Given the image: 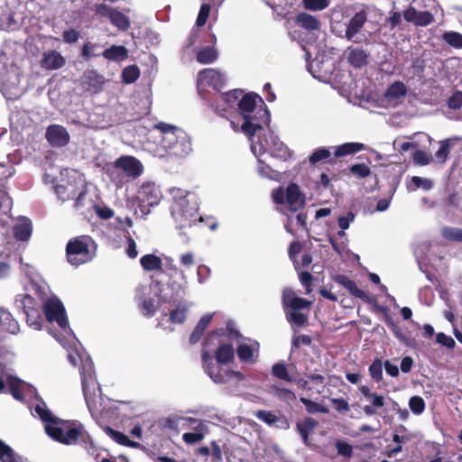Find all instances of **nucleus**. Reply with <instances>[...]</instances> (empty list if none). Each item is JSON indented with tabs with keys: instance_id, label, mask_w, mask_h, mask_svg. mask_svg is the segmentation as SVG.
<instances>
[{
	"instance_id": "1",
	"label": "nucleus",
	"mask_w": 462,
	"mask_h": 462,
	"mask_svg": "<svg viewBox=\"0 0 462 462\" xmlns=\"http://www.w3.org/2000/svg\"><path fill=\"white\" fill-rule=\"evenodd\" d=\"M45 432L54 440L65 445H82L85 448L91 444V438L83 425L77 420H62L59 424H45Z\"/></svg>"
},
{
	"instance_id": "2",
	"label": "nucleus",
	"mask_w": 462,
	"mask_h": 462,
	"mask_svg": "<svg viewBox=\"0 0 462 462\" xmlns=\"http://www.w3.org/2000/svg\"><path fill=\"white\" fill-rule=\"evenodd\" d=\"M217 334L216 333H208L204 339L201 350V360L205 373L217 384H225L232 379H235L237 382L244 381L245 376L240 371L225 368V365L214 362L213 356L210 354V344L215 338H217Z\"/></svg>"
},
{
	"instance_id": "3",
	"label": "nucleus",
	"mask_w": 462,
	"mask_h": 462,
	"mask_svg": "<svg viewBox=\"0 0 462 462\" xmlns=\"http://www.w3.org/2000/svg\"><path fill=\"white\" fill-rule=\"evenodd\" d=\"M171 193L174 199L171 206L173 217L181 226H190L195 221L199 208L195 197L180 189H173Z\"/></svg>"
},
{
	"instance_id": "4",
	"label": "nucleus",
	"mask_w": 462,
	"mask_h": 462,
	"mask_svg": "<svg viewBox=\"0 0 462 462\" xmlns=\"http://www.w3.org/2000/svg\"><path fill=\"white\" fill-rule=\"evenodd\" d=\"M282 305L286 312L287 320L298 328L308 325V314L300 312L301 310L308 309L311 301L298 297L291 289H286L282 293Z\"/></svg>"
},
{
	"instance_id": "5",
	"label": "nucleus",
	"mask_w": 462,
	"mask_h": 462,
	"mask_svg": "<svg viewBox=\"0 0 462 462\" xmlns=\"http://www.w3.org/2000/svg\"><path fill=\"white\" fill-rule=\"evenodd\" d=\"M250 139L251 150L257 157L265 152H270L273 156L282 160H287L291 156L290 149L273 135V133H269L268 136L264 137V143L262 140L255 142L253 137Z\"/></svg>"
},
{
	"instance_id": "6",
	"label": "nucleus",
	"mask_w": 462,
	"mask_h": 462,
	"mask_svg": "<svg viewBox=\"0 0 462 462\" xmlns=\"http://www.w3.org/2000/svg\"><path fill=\"white\" fill-rule=\"evenodd\" d=\"M257 101L262 104L263 103V99L259 96L247 94L238 102L240 112L245 119V122L241 126V131L249 138H252L256 131L261 129V126L254 123L253 121V117L249 115L254 110Z\"/></svg>"
},
{
	"instance_id": "7",
	"label": "nucleus",
	"mask_w": 462,
	"mask_h": 462,
	"mask_svg": "<svg viewBox=\"0 0 462 462\" xmlns=\"http://www.w3.org/2000/svg\"><path fill=\"white\" fill-rule=\"evenodd\" d=\"M156 128L162 134V143L164 147L172 148L180 143L185 151L190 150V142L182 129L165 123H159Z\"/></svg>"
},
{
	"instance_id": "8",
	"label": "nucleus",
	"mask_w": 462,
	"mask_h": 462,
	"mask_svg": "<svg viewBox=\"0 0 462 462\" xmlns=\"http://www.w3.org/2000/svg\"><path fill=\"white\" fill-rule=\"evenodd\" d=\"M113 168L114 170H111L109 174L114 180L117 179L116 170L123 171L131 179H136L143 172V163L135 157L130 155L117 158L113 163Z\"/></svg>"
},
{
	"instance_id": "9",
	"label": "nucleus",
	"mask_w": 462,
	"mask_h": 462,
	"mask_svg": "<svg viewBox=\"0 0 462 462\" xmlns=\"http://www.w3.org/2000/svg\"><path fill=\"white\" fill-rule=\"evenodd\" d=\"M15 303L26 316L28 326L40 330L42 328V316L40 310L35 307V300L29 294H19L15 298Z\"/></svg>"
},
{
	"instance_id": "10",
	"label": "nucleus",
	"mask_w": 462,
	"mask_h": 462,
	"mask_svg": "<svg viewBox=\"0 0 462 462\" xmlns=\"http://www.w3.org/2000/svg\"><path fill=\"white\" fill-rule=\"evenodd\" d=\"M97 245L88 236H80L69 240L66 252L69 255H83L88 257H95Z\"/></svg>"
},
{
	"instance_id": "11",
	"label": "nucleus",
	"mask_w": 462,
	"mask_h": 462,
	"mask_svg": "<svg viewBox=\"0 0 462 462\" xmlns=\"http://www.w3.org/2000/svg\"><path fill=\"white\" fill-rule=\"evenodd\" d=\"M43 311L48 321L56 322L64 330L69 328L65 308L59 299H49L43 305Z\"/></svg>"
},
{
	"instance_id": "12",
	"label": "nucleus",
	"mask_w": 462,
	"mask_h": 462,
	"mask_svg": "<svg viewBox=\"0 0 462 462\" xmlns=\"http://www.w3.org/2000/svg\"><path fill=\"white\" fill-rule=\"evenodd\" d=\"M358 390L368 402L362 407L364 413L368 417L380 414V410L385 404L384 396L376 392H373L367 385H361Z\"/></svg>"
},
{
	"instance_id": "13",
	"label": "nucleus",
	"mask_w": 462,
	"mask_h": 462,
	"mask_svg": "<svg viewBox=\"0 0 462 462\" xmlns=\"http://www.w3.org/2000/svg\"><path fill=\"white\" fill-rule=\"evenodd\" d=\"M143 268L153 272L152 279L158 284L170 282L177 269L171 266V262H141Z\"/></svg>"
},
{
	"instance_id": "14",
	"label": "nucleus",
	"mask_w": 462,
	"mask_h": 462,
	"mask_svg": "<svg viewBox=\"0 0 462 462\" xmlns=\"http://www.w3.org/2000/svg\"><path fill=\"white\" fill-rule=\"evenodd\" d=\"M210 333L217 334V338H215L211 344V346L217 345V347L214 351L213 359H216V362L220 365H227L232 363L235 359V350L230 343H225L220 340V337L224 335V329H219L216 331H211Z\"/></svg>"
},
{
	"instance_id": "15",
	"label": "nucleus",
	"mask_w": 462,
	"mask_h": 462,
	"mask_svg": "<svg viewBox=\"0 0 462 462\" xmlns=\"http://www.w3.org/2000/svg\"><path fill=\"white\" fill-rule=\"evenodd\" d=\"M332 280L346 289L354 298L360 299L365 303H373L376 301L374 295H368L365 291L359 289L356 282L345 274H336L332 277Z\"/></svg>"
},
{
	"instance_id": "16",
	"label": "nucleus",
	"mask_w": 462,
	"mask_h": 462,
	"mask_svg": "<svg viewBox=\"0 0 462 462\" xmlns=\"http://www.w3.org/2000/svg\"><path fill=\"white\" fill-rule=\"evenodd\" d=\"M185 421L193 431L184 433L182 435L183 441L188 445H194L202 441L208 433V425L204 421L191 417L185 419Z\"/></svg>"
},
{
	"instance_id": "17",
	"label": "nucleus",
	"mask_w": 462,
	"mask_h": 462,
	"mask_svg": "<svg viewBox=\"0 0 462 462\" xmlns=\"http://www.w3.org/2000/svg\"><path fill=\"white\" fill-rule=\"evenodd\" d=\"M162 194L154 182L144 181L137 190L136 199L143 206L156 205L161 199Z\"/></svg>"
},
{
	"instance_id": "18",
	"label": "nucleus",
	"mask_w": 462,
	"mask_h": 462,
	"mask_svg": "<svg viewBox=\"0 0 462 462\" xmlns=\"http://www.w3.org/2000/svg\"><path fill=\"white\" fill-rule=\"evenodd\" d=\"M197 83L199 91L207 87L219 89L223 86L224 76L215 69H205L199 73Z\"/></svg>"
},
{
	"instance_id": "19",
	"label": "nucleus",
	"mask_w": 462,
	"mask_h": 462,
	"mask_svg": "<svg viewBox=\"0 0 462 462\" xmlns=\"http://www.w3.org/2000/svg\"><path fill=\"white\" fill-rule=\"evenodd\" d=\"M2 91L7 98H16L21 91L19 89V74L15 69H12L6 77L0 78Z\"/></svg>"
},
{
	"instance_id": "20",
	"label": "nucleus",
	"mask_w": 462,
	"mask_h": 462,
	"mask_svg": "<svg viewBox=\"0 0 462 462\" xmlns=\"http://www.w3.org/2000/svg\"><path fill=\"white\" fill-rule=\"evenodd\" d=\"M403 18L416 26H427L434 20L431 13L428 11L419 12L412 6L403 12Z\"/></svg>"
},
{
	"instance_id": "21",
	"label": "nucleus",
	"mask_w": 462,
	"mask_h": 462,
	"mask_svg": "<svg viewBox=\"0 0 462 462\" xmlns=\"http://www.w3.org/2000/svg\"><path fill=\"white\" fill-rule=\"evenodd\" d=\"M46 138L55 146H64L69 141V133L65 127L59 125H52L47 128Z\"/></svg>"
},
{
	"instance_id": "22",
	"label": "nucleus",
	"mask_w": 462,
	"mask_h": 462,
	"mask_svg": "<svg viewBox=\"0 0 462 462\" xmlns=\"http://www.w3.org/2000/svg\"><path fill=\"white\" fill-rule=\"evenodd\" d=\"M41 67L47 70H55L65 65V58L57 51H47L42 53Z\"/></svg>"
},
{
	"instance_id": "23",
	"label": "nucleus",
	"mask_w": 462,
	"mask_h": 462,
	"mask_svg": "<svg viewBox=\"0 0 462 462\" xmlns=\"http://www.w3.org/2000/svg\"><path fill=\"white\" fill-rule=\"evenodd\" d=\"M14 170L13 167H7L0 163V208H8L11 205V199L5 191L6 179L13 176Z\"/></svg>"
},
{
	"instance_id": "24",
	"label": "nucleus",
	"mask_w": 462,
	"mask_h": 462,
	"mask_svg": "<svg viewBox=\"0 0 462 462\" xmlns=\"http://www.w3.org/2000/svg\"><path fill=\"white\" fill-rule=\"evenodd\" d=\"M407 94V88L402 81H394L385 93L386 100L393 106L400 104Z\"/></svg>"
},
{
	"instance_id": "25",
	"label": "nucleus",
	"mask_w": 462,
	"mask_h": 462,
	"mask_svg": "<svg viewBox=\"0 0 462 462\" xmlns=\"http://www.w3.org/2000/svg\"><path fill=\"white\" fill-rule=\"evenodd\" d=\"M286 202L291 210H298L304 204V197L300 193L299 187L291 183L286 189Z\"/></svg>"
},
{
	"instance_id": "26",
	"label": "nucleus",
	"mask_w": 462,
	"mask_h": 462,
	"mask_svg": "<svg viewBox=\"0 0 462 462\" xmlns=\"http://www.w3.org/2000/svg\"><path fill=\"white\" fill-rule=\"evenodd\" d=\"M318 425L319 422L311 417H306L304 420L297 422V431L306 445H310V434Z\"/></svg>"
},
{
	"instance_id": "27",
	"label": "nucleus",
	"mask_w": 462,
	"mask_h": 462,
	"mask_svg": "<svg viewBox=\"0 0 462 462\" xmlns=\"http://www.w3.org/2000/svg\"><path fill=\"white\" fill-rule=\"evenodd\" d=\"M366 22V14L364 11L356 13L353 18L349 21L347 29L346 32V37L347 40H352L354 36L360 31Z\"/></svg>"
},
{
	"instance_id": "28",
	"label": "nucleus",
	"mask_w": 462,
	"mask_h": 462,
	"mask_svg": "<svg viewBox=\"0 0 462 462\" xmlns=\"http://www.w3.org/2000/svg\"><path fill=\"white\" fill-rule=\"evenodd\" d=\"M212 318H213L212 314H206L200 318L197 326L195 327L192 333L190 334L189 343L191 345L197 344L201 339L205 330L209 326V324L212 320Z\"/></svg>"
},
{
	"instance_id": "29",
	"label": "nucleus",
	"mask_w": 462,
	"mask_h": 462,
	"mask_svg": "<svg viewBox=\"0 0 462 462\" xmlns=\"http://www.w3.org/2000/svg\"><path fill=\"white\" fill-rule=\"evenodd\" d=\"M32 225L30 219L23 217L14 226V234L16 239L27 241L32 235Z\"/></svg>"
},
{
	"instance_id": "30",
	"label": "nucleus",
	"mask_w": 462,
	"mask_h": 462,
	"mask_svg": "<svg viewBox=\"0 0 462 462\" xmlns=\"http://www.w3.org/2000/svg\"><path fill=\"white\" fill-rule=\"evenodd\" d=\"M0 326L5 328V329L12 333L15 334L19 331V324L13 318L12 314L5 309H0Z\"/></svg>"
},
{
	"instance_id": "31",
	"label": "nucleus",
	"mask_w": 462,
	"mask_h": 462,
	"mask_svg": "<svg viewBox=\"0 0 462 462\" xmlns=\"http://www.w3.org/2000/svg\"><path fill=\"white\" fill-rule=\"evenodd\" d=\"M363 150H365V145L361 143H346L335 147L334 154L336 157H343Z\"/></svg>"
},
{
	"instance_id": "32",
	"label": "nucleus",
	"mask_w": 462,
	"mask_h": 462,
	"mask_svg": "<svg viewBox=\"0 0 462 462\" xmlns=\"http://www.w3.org/2000/svg\"><path fill=\"white\" fill-rule=\"evenodd\" d=\"M13 23V13L6 0H0V30L7 29Z\"/></svg>"
},
{
	"instance_id": "33",
	"label": "nucleus",
	"mask_w": 462,
	"mask_h": 462,
	"mask_svg": "<svg viewBox=\"0 0 462 462\" xmlns=\"http://www.w3.org/2000/svg\"><path fill=\"white\" fill-rule=\"evenodd\" d=\"M217 51L213 46H207L197 51L196 59L201 64H209L217 59Z\"/></svg>"
},
{
	"instance_id": "34",
	"label": "nucleus",
	"mask_w": 462,
	"mask_h": 462,
	"mask_svg": "<svg viewBox=\"0 0 462 462\" xmlns=\"http://www.w3.org/2000/svg\"><path fill=\"white\" fill-rule=\"evenodd\" d=\"M347 60L354 67L361 68L367 62V54L361 49H349Z\"/></svg>"
},
{
	"instance_id": "35",
	"label": "nucleus",
	"mask_w": 462,
	"mask_h": 462,
	"mask_svg": "<svg viewBox=\"0 0 462 462\" xmlns=\"http://www.w3.org/2000/svg\"><path fill=\"white\" fill-rule=\"evenodd\" d=\"M296 22L299 25L310 31L318 30L319 28V20L307 13L299 14L296 17Z\"/></svg>"
},
{
	"instance_id": "36",
	"label": "nucleus",
	"mask_w": 462,
	"mask_h": 462,
	"mask_svg": "<svg viewBox=\"0 0 462 462\" xmlns=\"http://www.w3.org/2000/svg\"><path fill=\"white\" fill-rule=\"evenodd\" d=\"M35 412L40 419L46 424L56 425L59 424L60 419L54 416L50 410L47 409L44 402L39 403L34 408Z\"/></svg>"
},
{
	"instance_id": "37",
	"label": "nucleus",
	"mask_w": 462,
	"mask_h": 462,
	"mask_svg": "<svg viewBox=\"0 0 462 462\" xmlns=\"http://www.w3.org/2000/svg\"><path fill=\"white\" fill-rule=\"evenodd\" d=\"M456 140H457V138H450L439 142V149L435 153V158L438 162L444 163L447 161L451 147Z\"/></svg>"
},
{
	"instance_id": "38",
	"label": "nucleus",
	"mask_w": 462,
	"mask_h": 462,
	"mask_svg": "<svg viewBox=\"0 0 462 462\" xmlns=\"http://www.w3.org/2000/svg\"><path fill=\"white\" fill-rule=\"evenodd\" d=\"M271 374L273 377L287 383H292L294 381V378L289 374L286 365L283 362L275 363L272 366Z\"/></svg>"
},
{
	"instance_id": "39",
	"label": "nucleus",
	"mask_w": 462,
	"mask_h": 462,
	"mask_svg": "<svg viewBox=\"0 0 462 462\" xmlns=\"http://www.w3.org/2000/svg\"><path fill=\"white\" fill-rule=\"evenodd\" d=\"M236 354L243 363L254 364L256 361L253 347L247 344H240L236 348Z\"/></svg>"
},
{
	"instance_id": "40",
	"label": "nucleus",
	"mask_w": 462,
	"mask_h": 462,
	"mask_svg": "<svg viewBox=\"0 0 462 462\" xmlns=\"http://www.w3.org/2000/svg\"><path fill=\"white\" fill-rule=\"evenodd\" d=\"M237 91L223 94L219 97V101L217 104V110L227 111L233 107L237 99Z\"/></svg>"
},
{
	"instance_id": "41",
	"label": "nucleus",
	"mask_w": 462,
	"mask_h": 462,
	"mask_svg": "<svg viewBox=\"0 0 462 462\" xmlns=\"http://www.w3.org/2000/svg\"><path fill=\"white\" fill-rule=\"evenodd\" d=\"M0 461L21 462V457L14 453L13 448L0 439Z\"/></svg>"
},
{
	"instance_id": "42",
	"label": "nucleus",
	"mask_w": 462,
	"mask_h": 462,
	"mask_svg": "<svg viewBox=\"0 0 462 462\" xmlns=\"http://www.w3.org/2000/svg\"><path fill=\"white\" fill-rule=\"evenodd\" d=\"M106 433L118 444L125 447H134L137 445L136 442L131 440L125 434L113 430L110 427L106 428Z\"/></svg>"
},
{
	"instance_id": "43",
	"label": "nucleus",
	"mask_w": 462,
	"mask_h": 462,
	"mask_svg": "<svg viewBox=\"0 0 462 462\" xmlns=\"http://www.w3.org/2000/svg\"><path fill=\"white\" fill-rule=\"evenodd\" d=\"M187 311V306L180 302L177 307L170 312V321L174 324H182L186 320Z\"/></svg>"
},
{
	"instance_id": "44",
	"label": "nucleus",
	"mask_w": 462,
	"mask_h": 462,
	"mask_svg": "<svg viewBox=\"0 0 462 462\" xmlns=\"http://www.w3.org/2000/svg\"><path fill=\"white\" fill-rule=\"evenodd\" d=\"M271 393L280 401L289 402L296 400V395L291 390L278 385L271 386Z\"/></svg>"
},
{
	"instance_id": "45",
	"label": "nucleus",
	"mask_w": 462,
	"mask_h": 462,
	"mask_svg": "<svg viewBox=\"0 0 462 462\" xmlns=\"http://www.w3.org/2000/svg\"><path fill=\"white\" fill-rule=\"evenodd\" d=\"M7 382L9 393L12 396L18 401H23L24 397L22 392V380L14 376H9Z\"/></svg>"
},
{
	"instance_id": "46",
	"label": "nucleus",
	"mask_w": 462,
	"mask_h": 462,
	"mask_svg": "<svg viewBox=\"0 0 462 462\" xmlns=\"http://www.w3.org/2000/svg\"><path fill=\"white\" fill-rule=\"evenodd\" d=\"M127 55V50L124 46H112L103 52L107 60H124Z\"/></svg>"
},
{
	"instance_id": "47",
	"label": "nucleus",
	"mask_w": 462,
	"mask_h": 462,
	"mask_svg": "<svg viewBox=\"0 0 462 462\" xmlns=\"http://www.w3.org/2000/svg\"><path fill=\"white\" fill-rule=\"evenodd\" d=\"M433 187V181L430 179L413 176L411 179V184L408 188L411 190L422 189L423 190H430Z\"/></svg>"
},
{
	"instance_id": "48",
	"label": "nucleus",
	"mask_w": 462,
	"mask_h": 462,
	"mask_svg": "<svg viewBox=\"0 0 462 462\" xmlns=\"http://www.w3.org/2000/svg\"><path fill=\"white\" fill-rule=\"evenodd\" d=\"M368 372L371 378L375 383H380L383 380V362L381 359L376 358L368 367Z\"/></svg>"
},
{
	"instance_id": "49",
	"label": "nucleus",
	"mask_w": 462,
	"mask_h": 462,
	"mask_svg": "<svg viewBox=\"0 0 462 462\" xmlns=\"http://www.w3.org/2000/svg\"><path fill=\"white\" fill-rule=\"evenodd\" d=\"M109 20L113 25L116 26L120 30H126L130 24L128 18L116 10H114Z\"/></svg>"
},
{
	"instance_id": "50",
	"label": "nucleus",
	"mask_w": 462,
	"mask_h": 462,
	"mask_svg": "<svg viewBox=\"0 0 462 462\" xmlns=\"http://www.w3.org/2000/svg\"><path fill=\"white\" fill-rule=\"evenodd\" d=\"M441 236L448 241L462 242V228L443 227L441 229Z\"/></svg>"
},
{
	"instance_id": "51",
	"label": "nucleus",
	"mask_w": 462,
	"mask_h": 462,
	"mask_svg": "<svg viewBox=\"0 0 462 462\" xmlns=\"http://www.w3.org/2000/svg\"><path fill=\"white\" fill-rule=\"evenodd\" d=\"M81 384H82V392L85 397L86 403L88 405V408L91 413H93L96 410V401L94 397L90 395L88 393V378L85 374L81 377Z\"/></svg>"
},
{
	"instance_id": "52",
	"label": "nucleus",
	"mask_w": 462,
	"mask_h": 462,
	"mask_svg": "<svg viewBox=\"0 0 462 462\" xmlns=\"http://www.w3.org/2000/svg\"><path fill=\"white\" fill-rule=\"evenodd\" d=\"M442 40L454 48H462V34L457 32H447L442 35Z\"/></svg>"
},
{
	"instance_id": "53",
	"label": "nucleus",
	"mask_w": 462,
	"mask_h": 462,
	"mask_svg": "<svg viewBox=\"0 0 462 462\" xmlns=\"http://www.w3.org/2000/svg\"><path fill=\"white\" fill-rule=\"evenodd\" d=\"M420 270L425 273L426 278L431 282H438V276L435 267L430 262H418Z\"/></svg>"
},
{
	"instance_id": "54",
	"label": "nucleus",
	"mask_w": 462,
	"mask_h": 462,
	"mask_svg": "<svg viewBox=\"0 0 462 462\" xmlns=\"http://www.w3.org/2000/svg\"><path fill=\"white\" fill-rule=\"evenodd\" d=\"M425 401L420 396L414 395L409 401L410 410L416 415L421 414L425 410Z\"/></svg>"
},
{
	"instance_id": "55",
	"label": "nucleus",
	"mask_w": 462,
	"mask_h": 462,
	"mask_svg": "<svg viewBox=\"0 0 462 462\" xmlns=\"http://www.w3.org/2000/svg\"><path fill=\"white\" fill-rule=\"evenodd\" d=\"M140 75V70L136 66H128L126 67L123 73H122V79L123 81L130 84L134 82Z\"/></svg>"
},
{
	"instance_id": "56",
	"label": "nucleus",
	"mask_w": 462,
	"mask_h": 462,
	"mask_svg": "<svg viewBox=\"0 0 462 462\" xmlns=\"http://www.w3.org/2000/svg\"><path fill=\"white\" fill-rule=\"evenodd\" d=\"M302 3L305 9L321 11L328 6L329 0H303Z\"/></svg>"
},
{
	"instance_id": "57",
	"label": "nucleus",
	"mask_w": 462,
	"mask_h": 462,
	"mask_svg": "<svg viewBox=\"0 0 462 462\" xmlns=\"http://www.w3.org/2000/svg\"><path fill=\"white\" fill-rule=\"evenodd\" d=\"M330 155L331 152L328 148H319L311 153L309 160L311 164H316L317 162L328 159Z\"/></svg>"
},
{
	"instance_id": "58",
	"label": "nucleus",
	"mask_w": 462,
	"mask_h": 462,
	"mask_svg": "<svg viewBox=\"0 0 462 462\" xmlns=\"http://www.w3.org/2000/svg\"><path fill=\"white\" fill-rule=\"evenodd\" d=\"M335 447L337 448V455L350 458L353 456V447L341 439H337L335 442Z\"/></svg>"
},
{
	"instance_id": "59",
	"label": "nucleus",
	"mask_w": 462,
	"mask_h": 462,
	"mask_svg": "<svg viewBox=\"0 0 462 462\" xmlns=\"http://www.w3.org/2000/svg\"><path fill=\"white\" fill-rule=\"evenodd\" d=\"M255 416L258 420L265 422L268 425H273L279 420L278 416H276L273 412L265 410L257 411L255 412Z\"/></svg>"
},
{
	"instance_id": "60",
	"label": "nucleus",
	"mask_w": 462,
	"mask_h": 462,
	"mask_svg": "<svg viewBox=\"0 0 462 462\" xmlns=\"http://www.w3.org/2000/svg\"><path fill=\"white\" fill-rule=\"evenodd\" d=\"M300 401L306 406L307 411L309 413H316V412H323V413H325V412L328 411L327 408L323 407L319 403L315 402H313L311 400H309V399H306V398H301Z\"/></svg>"
},
{
	"instance_id": "61",
	"label": "nucleus",
	"mask_w": 462,
	"mask_h": 462,
	"mask_svg": "<svg viewBox=\"0 0 462 462\" xmlns=\"http://www.w3.org/2000/svg\"><path fill=\"white\" fill-rule=\"evenodd\" d=\"M140 310L145 317H152L156 312V307L152 299L144 300L140 305Z\"/></svg>"
},
{
	"instance_id": "62",
	"label": "nucleus",
	"mask_w": 462,
	"mask_h": 462,
	"mask_svg": "<svg viewBox=\"0 0 462 462\" xmlns=\"http://www.w3.org/2000/svg\"><path fill=\"white\" fill-rule=\"evenodd\" d=\"M330 402L333 405V408L340 413H346L350 411V405L348 402L342 397L332 398L330 399Z\"/></svg>"
},
{
	"instance_id": "63",
	"label": "nucleus",
	"mask_w": 462,
	"mask_h": 462,
	"mask_svg": "<svg viewBox=\"0 0 462 462\" xmlns=\"http://www.w3.org/2000/svg\"><path fill=\"white\" fill-rule=\"evenodd\" d=\"M412 159L415 164L420 166L428 165L431 162L430 155L421 150H416L413 153Z\"/></svg>"
},
{
	"instance_id": "64",
	"label": "nucleus",
	"mask_w": 462,
	"mask_h": 462,
	"mask_svg": "<svg viewBox=\"0 0 462 462\" xmlns=\"http://www.w3.org/2000/svg\"><path fill=\"white\" fill-rule=\"evenodd\" d=\"M350 171L359 178H365L371 173L369 167L365 163L354 164L351 166Z\"/></svg>"
}]
</instances>
